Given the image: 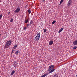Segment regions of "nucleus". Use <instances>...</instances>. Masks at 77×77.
Segmentation results:
<instances>
[{
  "label": "nucleus",
  "instance_id": "393cba45",
  "mask_svg": "<svg viewBox=\"0 0 77 77\" xmlns=\"http://www.w3.org/2000/svg\"><path fill=\"white\" fill-rule=\"evenodd\" d=\"M30 26V24H27V27H29V26Z\"/></svg>",
  "mask_w": 77,
  "mask_h": 77
},
{
  "label": "nucleus",
  "instance_id": "bb28decb",
  "mask_svg": "<svg viewBox=\"0 0 77 77\" xmlns=\"http://www.w3.org/2000/svg\"><path fill=\"white\" fill-rule=\"evenodd\" d=\"M24 30H26V29H27V28L26 27H24Z\"/></svg>",
  "mask_w": 77,
  "mask_h": 77
},
{
  "label": "nucleus",
  "instance_id": "c756f323",
  "mask_svg": "<svg viewBox=\"0 0 77 77\" xmlns=\"http://www.w3.org/2000/svg\"><path fill=\"white\" fill-rule=\"evenodd\" d=\"M26 7H27V5H26Z\"/></svg>",
  "mask_w": 77,
  "mask_h": 77
},
{
  "label": "nucleus",
  "instance_id": "20e7f679",
  "mask_svg": "<svg viewBox=\"0 0 77 77\" xmlns=\"http://www.w3.org/2000/svg\"><path fill=\"white\" fill-rule=\"evenodd\" d=\"M20 11V8L18 7L17 9L14 11V12L15 13H18Z\"/></svg>",
  "mask_w": 77,
  "mask_h": 77
},
{
  "label": "nucleus",
  "instance_id": "7c9ffc66",
  "mask_svg": "<svg viewBox=\"0 0 77 77\" xmlns=\"http://www.w3.org/2000/svg\"><path fill=\"white\" fill-rule=\"evenodd\" d=\"M76 77H77V74L76 75Z\"/></svg>",
  "mask_w": 77,
  "mask_h": 77
},
{
  "label": "nucleus",
  "instance_id": "5701e85b",
  "mask_svg": "<svg viewBox=\"0 0 77 77\" xmlns=\"http://www.w3.org/2000/svg\"><path fill=\"white\" fill-rule=\"evenodd\" d=\"M2 16H3V14H1L0 15V19H1L2 17Z\"/></svg>",
  "mask_w": 77,
  "mask_h": 77
},
{
  "label": "nucleus",
  "instance_id": "a878e982",
  "mask_svg": "<svg viewBox=\"0 0 77 77\" xmlns=\"http://www.w3.org/2000/svg\"><path fill=\"white\" fill-rule=\"evenodd\" d=\"M11 53H14V50H12L11 51Z\"/></svg>",
  "mask_w": 77,
  "mask_h": 77
},
{
  "label": "nucleus",
  "instance_id": "c85d7f7f",
  "mask_svg": "<svg viewBox=\"0 0 77 77\" xmlns=\"http://www.w3.org/2000/svg\"><path fill=\"white\" fill-rule=\"evenodd\" d=\"M9 14H10V12H9L8 13V15H9Z\"/></svg>",
  "mask_w": 77,
  "mask_h": 77
},
{
  "label": "nucleus",
  "instance_id": "aec40b11",
  "mask_svg": "<svg viewBox=\"0 0 77 77\" xmlns=\"http://www.w3.org/2000/svg\"><path fill=\"white\" fill-rule=\"evenodd\" d=\"M33 23V21L32 20H31V21L30 22V24H32Z\"/></svg>",
  "mask_w": 77,
  "mask_h": 77
},
{
  "label": "nucleus",
  "instance_id": "dca6fc26",
  "mask_svg": "<svg viewBox=\"0 0 77 77\" xmlns=\"http://www.w3.org/2000/svg\"><path fill=\"white\" fill-rule=\"evenodd\" d=\"M13 20H14V19L12 18L10 20L11 23H12V22H13Z\"/></svg>",
  "mask_w": 77,
  "mask_h": 77
},
{
  "label": "nucleus",
  "instance_id": "0eeeda50",
  "mask_svg": "<svg viewBox=\"0 0 77 77\" xmlns=\"http://www.w3.org/2000/svg\"><path fill=\"white\" fill-rule=\"evenodd\" d=\"M15 72V70H13L11 72V75H13V74H14Z\"/></svg>",
  "mask_w": 77,
  "mask_h": 77
},
{
  "label": "nucleus",
  "instance_id": "473e14b6",
  "mask_svg": "<svg viewBox=\"0 0 77 77\" xmlns=\"http://www.w3.org/2000/svg\"><path fill=\"white\" fill-rule=\"evenodd\" d=\"M1 19H0V20Z\"/></svg>",
  "mask_w": 77,
  "mask_h": 77
},
{
  "label": "nucleus",
  "instance_id": "412c9836",
  "mask_svg": "<svg viewBox=\"0 0 77 77\" xmlns=\"http://www.w3.org/2000/svg\"><path fill=\"white\" fill-rule=\"evenodd\" d=\"M44 32L45 33L47 31V29H44Z\"/></svg>",
  "mask_w": 77,
  "mask_h": 77
},
{
  "label": "nucleus",
  "instance_id": "cd10ccee",
  "mask_svg": "<svg viewBox=\"0 0 77 77\" xmlns=\"http://www.w3.org/2000/svg\"><path fill=\"white\" fill-rule=\"evenodd\" d=\"M42 2H45V0H43Z\"/></svg>",
  "mask_w": 77,
  "mask_h": 77
},
{
  "label": "nucleus",
  "instance_id": "2eb2a0df",
  "mask_svg": "<svg viewBox=\"0 0 77 77\" xmlns=\"http://www.w3.org/2000/svg\"><path fill=\"white\" fill-rule=\"evenodd\" d=\"M76 48H77V47L76 46H74L73 48V50H75V49H76Z\"/></svg>",
  "mask_w": 77,
  "mask_h": 77
},
{
  "label": "nucleus",
  "instance_id": "423d86ee",
  "mask_svg": "<svg viewBox=\"0 0 77 77\" xmlns=\"http://www.w3.org/2000/svg\"><path fill=\"white\" fill-rule=\"evenodd\" d=\"M73 45H77V40H75L74 41L73 43Z\"/></svg>",
  "mask_w": 77,
  "mask_h": 77
},
{
  "label": "nucleus",
  "instance_id": "6e6552de",
  "mask_svg": "<svg viewBox=\"0 0 77 77\" xmlns=\"http://www.w3.org/2000/svg\"><path fill=\"white\" fill-rule=\"evenodd\" d=\"M55 70V69H52L50 70L49 72V73H51L53 72H54Z\"/></svg>",
  "mask_w": 77,
  "mask_h": 77
},
{
  "label": "nucleus",
  "instance_id": "f8f14e48",
  "mask_svg": "<svg viewBox=\"0 0 77 77\" xmlns=\"http://www.w3.org/2000/svg\"><path fill=\"white\" fill-rule=\"evenodd\" d=\"M53 44V41H51L49 42V45H52Z\"/></svg>",
  "mask_w": 77,
  "mask_h": 77
},
{
  "label": "nucleus",
  "instance_id": "1a4fd4ad",
  "mask_svg": "<svg viewBox=\"0 0 77 77\" xmlns=\"http://www.w3.org/2000/svg\"><path fill=\"white\" fill-rule=\"evenodd\" d=\"M48 73H46V74L43 75L42 76H41V77H45V76H47V75H48Z\"/></svg>",
  "mask_w": 77,
  "mask_h": 77
},
{
  "label": "nucleus",
  "instance_id": "2f4dec72",
  "mask_svg": "<svg viewBox=\"0 0 77 77\" xmlns=\"http://www.w3.org/2000/svg\"><path fill=\"white\" fill-rule=\"evenodd\" d=\"M1 36V34H0V36Z\"/></svg>",
  "mask_w": 77,
  "mask_h": 77
},
{
  "label": "nucleus",
  "instance_id": "b1692460",
  "mask_svg": "<svg viewBox=\"0 0 77 77\" xmlns=\"http://www.w3.org/2000/svg\"><path fill=\"white\" fill-rule=\"evenodd\" d=\"M17 61L14 62V63L15 65V64H17Z\"/></svg>",
  "mask_w": 77,
  "mask_h": 77
},
{
  "label": "nucleus",
  "instance_id": "f3484780",
  "mask_svg": "<svg viewBox=\"0 0 77 77\" xmlns=\"http://www.w3.org/2000/svg\"><path fill=\"white\" fill-rule=\"evenodd\" d=\"M56 21L54 20L52 22V24H54V23H56Z\"/></svg>",
  "mask_w": 77,
  "mask_h": 77
},
{
  "label": "nucleus",
  "instance_id": "f03ea898",
  "mask_svg": "<svg viewBox=\"0 0 77 77\" xmlns=\"http://www.w3.org/2000/svg\"><path fill=\"white\" fill-rule=\"evenodd\" d=\"M40 33H38L36 36L35 38V41H38L40 38Z\"/></svg>",
  "mask_w": 77,
  "mask_h": 77
},
{
  "label": "nucleus",
  "instance_id": "39448f33",
  "mask_svg": "<svg viewBox=\"0 0 77 77\" xmlns=\"http://www.w3.org/2000/svg\"><path fill=\"white\" fill-rule=\"evenodd\" d=\"M72 3V0H69L67 4V6H70Z\"/></svg>",
  "mask_w": 77,
  "mask_h": 77
},
{
  "label": "nucleus",
  "instance_id": "a211bd4d",
  "mask_svg": "<svg viewBox=\"0 0 77 77\" xmlns=\"http://www.w3.org/2000/svg\"><path fill=\"white\" fill-rule=\"evenodd\" d=\"M17 46H18L17 45H14V49H15V48H17Z\"/></svg>",
  "mask_w": 77,
  "mask_h": 77
},
{
  "label": "nucleus",
  "instance_id": "9d476101",
  "mask_svg": "<svg viewBox=\"0 0 77 77\" xmlns=\"http://www.w3.org/2000/svg\"><path fill=\"white\" fill-rule=\"evenodd\" d=\"M63 28H61L60 30H59L58 31V33H60V32H62V30H63Z\"/></svg>",
  "mask_w": 77,
  "mask_h": 77
},
{
  "label": "nucleus",
  "instance_id": "9b49d317",
  "mask_svg": "<svg viewBox=\"0 0 77 77\" xmlns=\"http://www.w3.org/2000/svg\"><path fill=\"white\" fill-rule=\"evenodd\" d=\"M54 76L53 77H58V75H57V74H54L53 75Z\"/></svg>",
  "mask_w": 77,
  "mask_h": 77
},
{
  "label": "nucleus",
  "instance_id": "6ab92c4d",
  "mask_svg": "<svg viewBox=\"0 0 77 77\" xmlns=\"http://www.w3.org/2000/svg\"><path fill=\"white\" fill-rule=\"evenodd\" d=\"M28 12L30 14V13H31V11H30V10H28Z\"/></svg>",
  "mask_w": 77,
  "mask_h": 77
},
{
  "label": "nucleus",
  "instance_id": "4be33fe9",
  "mask_svg": "<svg viewBox=\"0 0 77 77\" xmlns=\"http://www.w3.org/2000/svg\"><path fill=\"white\" fill-rule=\"evenodd\" d=\"M63 0H61L60 2V4H61L63 2Z\"/></svg>",
  "mask_w": 77,
  "mask_h": 77
},
{
  "label": "nucleus",
  "instance_id": "7ed1b4c3",
  "mask_svg": "<svg viewBox=\"0 0 77 77\" xmlns=\"http://www.w3.org/2000/svg\"><path fill=\"white\" fill-rule=\"evenodd\" d=\"M54 66V65H53L49 66L48 67V71H50V70H51V69H53Z\"/></svg>",
  "mask_w": 77,
  "mask_h": 77
},
{
  "label": "nucleus",
  "instance_id": "4468645a",
  "mask_svg": "<svg viewBox=\"0 0 77 77\" xmlns=\"http://www.w3.org/2000/svg\"><path fill=\"white\" fill-rule=\"evenodd\" d=\"M20 53V52L18 51H16L15 52V54H18V53Z\"/></svg>",
  "mask_w": 77,
  "mask_h": 77
},
{
  "label": "nucleus",
  "instance_id": "ddd939ff",
  "mask_svg": "<svg viewBox=\"0 0 77 77\" xmlns=\"http://www.w3.org/2000/svg\"><path fill=\"white\" fill-rule=\"evenodd\" d=\"M28 21H29V19H27L26 20H25V21L24 22L25 23H27V22H28Z\"/></svg>",
  "mask_w": 77,
  "mask_h": 77
},
{
  "label": "nucleus",
  "instance_id": "f257e3e1",
  "mask_svg": "<svg viewBox=\"0 0 77 77\" xmlns=\"http://www.w3.org/2000/svg\"><path fill=\"white\" fill-rule=\"evenodd\" d=\"M12 44V41L11 40H8L6 42V43L4 47L5 48H8L10 47V45H11Z\"/></svg>",
  "mask_w": 77,
  "mask_h": 77
}]
</instances>
